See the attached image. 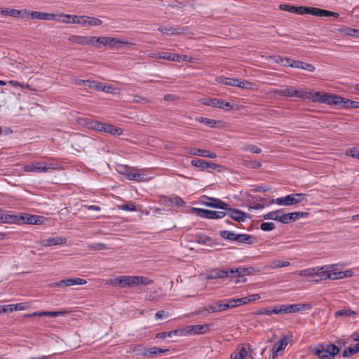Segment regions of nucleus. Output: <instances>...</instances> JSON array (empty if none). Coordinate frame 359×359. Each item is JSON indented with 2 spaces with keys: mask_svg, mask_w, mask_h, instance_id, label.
<instances>
[{
  "mask_svg": "<svg viewBox=\"0 0 359 359\" xmlns=\"http://www.w3.org/2000/svg\"><path fill=\"white\" fill-rule=\"evenodd\" d=\"M184 330H175L170 332H163L156 334V339H165L167 337H172V336L182 335Z\"/></svg>",
  "mask_w": 359,
  "mask_h": 359,
  "instance_id": "33",
  "label": "nucleus"
},
{
  "mask_svg": "<svg viewBox=\"0 0 359 359\" xmlns=\"http://www.w3.org/2000/svg\"><path fill=\"white\" fill-rule=\"evenodd\" d=\"M235 86L242 89H252L254 84L250 81L237 79Z\"/></svg>",
  "mask_w": 359,
  "mask_h": 359,
  "instance_id": "46",
  "label": "nucleus"
},
{
  "mask_svg": "<svg viewBox=\"0 0 359 359\" xmlns=\"http://www.w3.org/2000/svg\"><path fill=\"white\" fill-rule=\"evenodd\" d=\"M203 104L205 106H211L222 109L230 110L232 105L230 102L217 98H208L203 101Z\"/></svg>",
  "mask_w": 359,
  "mask_h": 359,
  "instance_id": "11",
  "label": "nucleus"
},
{
  "mask_svg": "<svg viewBox=\"0 0 359 359\" xmlns=\"http://www.w3.org/2000/svg\"><path fill=\"white\" fill-rule=\"evenodd\" d=\"M290 265V263L287 261H280V260H273L271 262L269 268L270 269H277L281 267H285Z\"/></svg>",
  "mask_w": 359,
  "mask_h": 359,
  "instance_id": "42",
  "label": "nucleus"
},
{
  "mask_svg": "<svg viewBox=\"0 0 359 359\" xmlns=\"http://www.w3.org/2000/svg\"><path fill=\"white\" fill-rule=\"evenodd\" d=\"M255 269L253 267H238L230 269L231 274L236 273L237 276H243L253 274Z\"/></svg>",
  "mask_w": 359,
  "mask_h": 359,
  "instance_id": "27",
  "label": "nucleus"
},
{
  "mask_svg": "<svg viewBox=\"0 0 359 359\" xmlns=\"http://www.w3.org/2000/svg\"><path fill=\"white\" fill-rule=\"evenodd\" d=\"M44 217L43 216L30 215L27 213H23L19 215V224H42L44 222Z\"/></svg>",
  "mask_w": 359,
  "mask_h": 359,
  "instance_id": "10",
  "label": "nucleus"
},
{
  "mask_svg": "<svg viewBox=\"0 0 359 359\" xmlns=\"http://www.w3.org/2000/svg\"><path fill=\"white\" fill-rule=\"evenodd\" d=\"M92 46L100 47L101 46H107V36H92Z\"/></svg>",
  "mask_w": 359,
  "mask_h": 359,
  "instance_id": "38",
  "label": "nucleus"
},
{
  "mask_svg": "<svg viewBox=\"0 0 359 359\" xmlns=\"http://www.w3.org/2000/svg\"><path fill=\"white\" fill-rule=\"evenodd\" d=\"M321 269H318V267L309 268L300 271L299 274L301 276H316L318 271Z\"/></svg>",
  "mask_w": 359,
  "mask_h": 359,
  "instance_id": "41",
  "label": "nucleus"
},
{
  "mask_svg": "<svg viewBox=\"0 0 359 359\" xmlns=\"http://www.w3.org/2000/svg\"><path fill=\"white\" fill-rule=\"evenodd\" d=\"M346 154L353 158L359 159V146L346 149Z\"/></svg>",
  "mask_w": 359,
  "mask_h": 359,
  "instance_id": "54",
  "label": "nucleus"
},
{
  "mask_svg": "<svg viewBox=\"0 0 359 359\" xmlns=\"http://www.w3.org/2000/svg\"><path fill=\"white\" fill-rule=\"evenodd\" d=\"M81 121V124L86 127L96 131L100 130L101 122L87 118H82Z\"/></svg>",
  "mask_w": 359,
  "mask_h": 359,
  "instance_id": "29",
  "label": "nucleus"
},
{
  "mask_svg": "<svg viewBox=\"0 0 359 359\" xmlns=\"http://www.w3.org/2000/svg\"><path fill=\"white\" fill-rule=\"evenodd\" d=\"M200 203L207 207L219 209H226L227 208V203H224L222 200L210 196H203L200 201Z\"/></svg>",
  "mask_w": 359,
  "mask_h": 359,
  "instance_id": "8",
  "label": "nucleus"
},
{
  "mask_svg": "<svg viewBox=\"0 0 359 359\" xmlns=\"http://www.w3.org/2000/svg\"><path fill=\"white\" fill-rule=\"evenodd\" d=\"M74 83L76 85L88 86V87L91 88L93 81L84 80V79H74Z\"/></svg>",
  "mask_w": 359,
  "mask_h": 359,
  "instance_id": "64",
  "label": "nucleus"
},
{
  "mask_svg": "<svg viewBox=\"0 0 359 359\" xmlns=\"http://www.w3.org/2000/svg\"><path fill=\"white\" fill-rule=\"evenodd\" d=\"M123 174L125 175L126 178L128 180H135V181H137V182H142V181H144L146 180L145 175L140 174V173H138V172H135L133 171L126 170V172H123Z\"/></svg>",
  "mask_w": 359,
  "mask_h": 359,
  "instance_id": "31",
  "label": "nucleus"
},
{
  "mask_svg": "<svg viewBox=\"0 0 359 359\" xmlns=\"http://www.w3.org/2000/svg\"><path fill=\"white\" fill-rule=\"evenodd\" d=\"M338 31L347 36H356L357 35L356 29H353L348 27H341L338 29Z\"/></svg>",
  "mask_w": 359,
  "mask_h": 359,
  "instance_id": "51",
  "label": "nucleus"
},
{
  "mask_svg": "<svg viewBox=\"0 0 359 359\" xmlns=\"http://www.w3.org/2000/svg\"><path fill=\"white\" fill-rule=\"evenodd\" d=\"M233 274H231L230 269H215L212 270L208 275V279H218V278H225L229 276H231Z\"/></svg>",
  "mask_w": 359,
  "mask_h": 359,
  "instance_id": "22",
  "label": "nucleus"
},
{
  "mask_svg": "<svg viewBox=\"0 0 359 359\" xmlns=\"http://www.w3.org/2000/svg\"><path fill=\"white\" fill-rule=\"evenodd\" d=\"M99 131L109 133L116 136L121 135L123 133V130L121 128L103 123H101Z\"/></svg>",
  "mask_w": 359,
  "mask_h": 359,
  "instance_id": "20",
  "label": "nucleus"
},
{
  "mask_svg": "<svg viewBox=\"0 0 359 359\" xmlns=\"http://www.w3.org/2000/svg\"><path fill=\"white\" fill-rule=\"evenodd\" d=\"M284 313H294L302 310H311V304H283Z\"/></svg>",
  "mask_w": 359,
  "mask_h": 359,
  "instance_id": "14",
  "label": "nucleus"
},
{
  "mask_svg": "<svg viewBox=\"0 0 359 359\" xmlns=\"http://www.w3.org/2000/svg\"><path fill=\"white\" fill-rule=\"evenodd\" d=\"M292 214L287 213V214H280L278 217V221L283 223V224H287L291 221Z\"/></svg>",
  "mask_w": 359,
  "mask_h": 359,
  "instance_id": "62",
  "label": "nucleus"
},
{
  "mask_svg": "<svg viewBox=\"0 0 359 359\" xmlns=\"http://www.w3.org/2000/svg\"><path fill=\"white\" fill-rule=\"evenodd\" d=\"M67 242V238L62 237H53L49 238L46 240L41 241V245L45 247L53 246V245H59L62 244H65Z\"/></svg>",
  "mask_w": 359,
  "mask_h": 359,
  "instance_id": "24",
  "label": "nucleus"
},
{
  "mask_svg": "<svg viewBox=\"0 0 359 359\" xmlns=\"http://www.w3.org/2000/svg\"><path fill=\"white\" fill-rule=\"evenodd\" d=\"M91 141L92 140L89 137L76 133L72 137V146L77 151H84Z\"/></svg>",
  "mask_w": 359,
  "mask_h": 359,
  "instance_id": "7",
  "label": "nucleus"
},
{
  "mask_svg": "<svg viewBox=\"0 0 359 359\" xmlns=\"http://www.w3.org/2000/svg\"><path fill=\"white\" fill-rule=\"evenodd\" d=\"M275 228L276 226L273 222H263L260 226V229L264 231H269L273 230Z\"/></svg>",
  "mask_w": 359,
  "mask_h": 359,
  "instance_id": "63",
  "label": "nucleus"
},
{
  "mask_svg": "<svg viewBox=\"0 0 359 359\" xmlns=\"http://www.w3.org/2000/svg\"><path fill=\"white\" fill-rule=\"evenodd\" d=\"M169 350L167 348H161L156 346L149 348L146 350L144 353V355H160L164 353L168 352Z\"/></svg>",
  "mask_w": 359,
  "mask_h": 359,
  "instance_id": "34",
  "label": "nucleus"
},
{
  "mask_svg": "<svg viewBox=\"0 0 359 359\" xmlns=\"http://www.w3.org/2000/svg\"><path fill=\"white\" fill-rule=\"evenodd\" d=\"M311 353L319 359H334L340 348L334 344H320L309 348Z\"/></svg>",
  "mask_w": 359,
  "mask_h": 359,
  "instance_id": "1",
  "label": "nucleus"
},
{
  "mask_svg": "<svg viewBox=\"0 0 359 359\" xmlns=\"http://www.w3.org/2000/svg\"><path fill=\"white\" fill-rule=\"evenodd\" d=\"M292 67L302 69L310 72H313L316 69L315 67L313 65L299 60H294V62H292Z\"/></svg>",
  "mask_w": 359,
  "mask_h": 359,
  "instance_id": "32",
  "label": "nucleus"
},
{
  "mask_svg": "<svg viewBox=\"0 0 359 359\" xmlns=\"http://www.w3.org/2000/svg\"><path fill=\"white\" fill-rule=\"evenodd\" d=\"M87 281L80 278H67L51 284L53 287H69L75 285H85Z\"/></svg>",
  "mask_w": 359,
  "mask_h": 359,
  "instance_id": "13",
  "label": "nucleus"
},
{
  "mask_svg": "<svg viewBox=\"0 0 359 359\" xmlns=\"http://www.w3.org/2000/svg\"><path fill=\"white\" fill-rule=\"evenodd\" d=\"M307 14H311L314 16H318V17H334L337 18L339 17V13L336 12H332L327 10H323L318 8H312V7H308V13Z\"/></svg>",
  "mask_w": 359,
  "mask_h": 359,
  "instance_id": "16",
  "label": "nucleus"
},
{
  "mask_svg": "<svg viewBox=\"0 0 359 359\" xmlns=\"http://www.w3.org/2000/svg\"><path fill=\"white\" fill-rule=\"evenodd\" d=\"M136 278L137 279V280H136L137 285H147L152 283V280L147 277L136 276Z\"/></svg>",
  "mask_w": 359,
  "mask_h": 359,
  "instance_id": "60",
  "label": "nucleus"
},
{
  "mask_svg": "<svg viewBox=\"0 0 359 359\" xmlns=\"http://www.w3.org/2000/svg\"><path fill=\"white\" fill-rule=\"evenodd\" d=\"M288 344V339L284 337L281 339H280L277 343H276L273 347L276 348V352H279L285 348V347Z\"/></svg>",
  "mask_w": 359,
  "mask_h": 359,
  "instance_id": "43",
  "label": "nucleus"
},
{
  "mask_svg": "<svg viewBox=\"0 0 359 359\" xmlns=\"http://www.w3.org/2000/svg\"><path fill=\"white\" fill-rule=\"evenodd\" d=\"M191 212L196 215L205 219H222L225 217L224 211H213L199 208H192Z\"/></svg>",
  "mask_w": 359,
  "mask_h": 359,
  "instance_id": "6",
  "label": "nucleus"
},
{
  "mask_svg": "<svg viewBox=\"0 0 359 359\" xmlns=\"http://www.w3.org/2000/svg\"><path fill=\"white\" fill-rule=\"evenodd\" d=\"M243 165L251 169H257L261 167V163L257 161H244Z\"/></svg>",
  "mask_w": 359,
  "mask_h": 359,
  "instance_id": "52",
  "label": "nucleus"
},
{
  "mask_svg": "<svg viewBox=\"0 0 359 359\" xmlns=\"http://www.w3.org/2000/svg\"><path fill=\"white\" fill-rule=\"evenodd\" d=\"M224 210H225V216H228L238 222H244L249 217L246 212L239 209L231 208L229 204H227V208L224 209Z\"/></svg>",
  "mask_w": 359,
  "mask_h": 359,
  "instance_id": "9",
  "label": "nucleus"
},
{
  "mask_svg": "<svg viewBox=\"0 0 359 359\" xmlns=\"http://www.w3.org/2000/svg\"><path fill=\"white\" fill-rule=\"evenodd\" d=\"M318 269H323L319 270L316 273V276H318L320 280H336L337 276H335V269L334 265L323 266L318 267Z\"/></svg>",
  "mask_w": 359,
  "mask_h": 359,
  "instance_id": "12",
  "label": "nucleus"
},
{
  "mask_svg": "<svg viewBox=\"0 0 359 359\" xmlns=\"http://www.w3.org/2000/svg\"><path fill=\"white\" fill-rule=\"evenodd\" d=\"M68 313L67 310H60L57 311H40V312H34L32 314H29V316H48V317H57L59 316H63Z\"/></svg>",
  "mask_w": 359,
  "mask_h": 359,
  "instance_id": "26",
  "label": "nucleus"
},
{
  "mask_svg": "<svg viewBox=\"0 0 359 359\" xmlns=\"http://www.w3.org/2000/svg\"><path fill=\"white\" fill-rule=\"evenodd\" d=\"M211 241V238L208 236L200 234L196 235V242L200 244H207Z\"/></svg>",
  "mask_w": 359,
  "mask_h": 359,
  "instance_id": "59",
  "label": "nucleus"
},
{
  "mask_svg": "<svg viewBox=\"0 0 359 359\" xmlns=\"http://www.w3.org/2000/svg\"><path fill=\"white\" fill-rule=\"evenodd\" d=\"M338 98L339 99L337 100L338 103H336V106H339L341 107H344V108L350 107V102H351L350 100L344 98L339 95H338Z\"/></svg>",
  "mask_w": 359,
  "mask_h": 359,
  "instance_id": "57",
  "label": "nucleus"
},
{
  "mask_svg": "<svg viewBox=\"0 0 359 359\" xmlns=\"http://www.w3.org/2000/svg\"><path fill=\"white\" fill-rule=\"evenodd\" d=\"M210 324L196 325L187 327L185 331L190 334H201L206 333L210 327Z\"/></svg>",
  "mask_w": 359,
  "mask_h": 359,
  "instance_id": "19",
  "label": "nucleus"
},
{
  "mask_svg": "<svg viewBox=\"0 0 359 359\" xmlns=\"http://www.w3.org/2000/svg\"><path fill=\"white\" fill-rule=\"evenodd\" d=\"M29 16L32 19H38L41 20H56V15L54 13H48L45 12L32 11Z\"/></svg>",
  "mask_w": 359,
  "mask_h": 359,
  "instance_id": "21",
  "label": "nucleus"
},
{
  "mask_svg": "<svg viewBox=\"0 0 359 359\" xmlns=\"http://www.w3.org/2000/svg\"><path fill=\"white\" fill-rule=\"evenodd\" d=\"M66 18L72 19V23L83 26L95 27L102 24V21L97 18L88 15H65Z\"/></svg>",
  "mask_w": 359,
  "mask_h": 359,
  "instance_id": "3",
  "label": "nucleus"
},
{
  "mask_svg": "<svg viewBox=\"0 0 359 359\" xmlns=\"http://www.w3.org/2000/svg\"><path fill=\"white\" fill-rule=\"evenodd\" d=\"M254 237L248 234H237L236 241L241 243L252 244Z\"/></svg>",
  "mask_w": 359,
  "mask_h": 359,
  "instance_id": "39",
  "label": "nucleus"
},
{
  "mask_svg": "<svg viewBox=\"0 0 359 359\" xmlns=\"http://www.w3.org/2000/svg\"><path fill=\"white\" fill-rule=\"evenodd\" d=\"M220 236L226 240H229L231 241H236L237 234L233 232H230L229 231H221L219 233Z\"/></svg>",
  "mask_w": 359,
  "mask_h": 359,
  "instance_id": "44",
  "label": "nucleus"
},
{
  "mask_svg": "<svg viewBox=\"0 0 359 359\" xmlns=\"http://www.w3.org/2000/svg\"><path fill=\"white\" fill-rule=\"evenodd\" d=\"M294 60H292L287 57L278 56L276 61L284 67H292V63Z\"/></svg>",
  "mask_w": 359,
  "mask_h": 359,
  "instance_id": "45",
  "label": "nucleus"
},
{
  "mask_svg": "<svg viewBox=\"0 0 359 359\" xmlns=\"http://www.w3.org/2000/svg\"><path fill=\"white\" fill-rule=\"evenodd\" d=\"M306 194L299 193L286 196L287 205H295L304 201Z\"/></svg>",
  "mask_w": 359,
  "mask_h": 359,
  "instance_id": "25",
  "label": "nucleus"
},
{
  "mask_svg": "<svg viewBox=\"0 0 359 359\" xmlns=\"http://www.w3.org/2000/svg\"><path fill=\"white\" fill-rule=\"evenodd\" d=\"M59 168L60 164L57 162L39 161L25 165L23 170L27 172H46Z\"/></svg>",
  "mask_w": 359,
  "mask_h": 359,
  "instance_id": "2",
  "label": "nucleus"
},
{
  "mask_svg": "<svg viewBox=\"0 0 359 359\" xmlns=\"http://www.w3.org/2000/svg\"><path fill=\"white\" fill-rule=\"evenodd\" d=\"M21 11L15 9L4 8L1 9V13L5 15L18 17Z\"/></svg>",
  "mask_w": 359,
  "mask_h": 359,
  "instance_id": "55",
  "label": "nucleus"
},
{
  "mask_svg": "<svg viewBox=\"0 0 359 359\" xmlns=\"http://www.w3.org/2000/svg\"><path fill=\"white\" fill-rule=\"evenodd\" d=\"M19 215H10L5 213V211L3 213V215L0 217V222L5 224H19Z\"/></svg>",
  "mask_w": 359,
  "mask_h": 359,
  "instance_id": "28",
  "label": "nucleus"
},
{
  "mask_svg": "<svg viewBox=\"0 0 359 359\" xmlns=\"http://www.w3.org/2000/svg\"><path fill=\"white\" fill-rule=\"evenodd\" d=\"M208 161H205L200 158H194L191 161V164L193 166L199 168L201 170H205L208 169Z\"/></svg>",
  "mask_w": 359,
  "mask_h": 359,
  "instance_id": "40",
  "label": "nucleus"
},
{
  "mask_svg": "<svg viewBox=\"0 0 359 359\" xmlns=\"http://www.w3.org/2000/svg\"><path fill=\"white\" fill-rule=\"evenodd\" d=\"M18 306H20V304H9L5 306H0V313H6L8 311H16L18 309Z\"/></svg>",
  "mask_w": 359,
  "mask_h": 359,
  "instance_id": "56",
  "label": "nucleus"
},
{
  "mask_svg": "<svg viewBox=\"0 0 359 359\" xmlns=\"http://www.w3.org/2000/svg\"><path fill=\"white\" fill-rule=\"evenodd\" d=\"M353 273L351 270H346L344 271H335L336 280L342 279L346 277H351Z\"/></svg>",
  "mask_w": 359,
  "mask_h": 359,
  "instance_id": "53",
  "label": "nucleus"
},
{
  "mask_svg": "<svg viewBox=\"0 0 359 359\" xmlns=\"http://www.w3.org/2000/svg\"><path fill=\"white\" fill-rule=\"evenodd\" d=\"M196 121L201 123L205 124L210 128H214L216 125V121L211 118H207L205 117H198Z\"/></svg>",
  "mask_w": 359,
  "mask_h": 359,
  "instance_id": "49",
  "label": "nucleus"
},
{
  "mask_svg": "<svg viewBox=\"0 0 359 359\" xmlns=\"http://www.w3.org/2000/svg\"><path fill=\"white\" fill-rule=\"evenodd\" d=\"M88 248L90 250H97V251L104 250L107 248L106 245L102 243L89 244V245H88Z\"/></svg>",
  "mask_w": 359,
  "mask_h": 359,
  "instance_id": "61",
  "label": "nucleus"
},
{
  "mask_svg": "<svg viewBox=\"0 0 359 359\" xmlns=\"http://www.w3.org/2000/svg\"><path fill=\"white\" fill-rule=\"evenodd\" d=\"M334 316L336 318H340L344 316L353 317L355 318L356 317V313L354 311H352L350 309H341L334 313Z\"/></svg>",
  "mask_w": 359,
  "mask_h": 359,
  "instance_id": "36",
  "label": "nucleus"
},
{
  "mask_svg": "<svg viewBox=\"0 0 359 359\" xmlns=\"http://www.w3.org/2000/svg\"><path fill=\"white\" fill-rule=\"evenodd\" d=\"M276 95L284 97H296L299 98H310L308 93L303 90H297L291 86H286L283 89H276L273 91Z\"/></svg>",
  "mask_w": 359,
  "mask_h": 359,
  "instance_id": "4",
  "label": "nucleus"
},
{
  "mask_svg": "<svg viewBox=\"0 0 359 359\" xmlns=\"http://www.w3.org/2000/svg\"><path fill=\"white\" fill-rule=\"evenodd\" d=\"M136 276H121L116 278V283L121 287H132L137 285Z\"/></svg>",
  "mask_w": 359,
  "mask_h": 359,
  "instance_id": "18",
  "label": "nucleus"
},
{
  "mask_svg": "<svg viewBox=\"0 0 359 359\" xmlns=\"http://www.w3.org/2000/svg\"><path fill=\"white\" fill-rule=\"evenodd\" d=\"M229 305L226 304L224 300L218 301L209 305L210 313H217L225 311Z\"/></svg>",
  "mask_w": 359,
  "mask_h": 359,
  "instance_id": "30",
  "label": "nucleus"
},
{
  "mask_svg": "<svg viewBox=\"0 0 359 359\" xmlns=\"http://www.w3.org/2000/svg\"><path fill=\"white\" fill-rule=\"evenodd\" d=\"M185 153L190 155L198 156L210 158H215L217 157V154L215 152L197 148H186Z\"/></svg>",
  "mask_w": 359,
  "mask_h": 359,
  "instance_id": "15",
  "label": "nucleus"
},
{
  "mask_svg": "<svg viewBox=\"0 0 359 359\" xmlns=\"http://www.w3.org/2000/svg\"><path fill=\"white\" fill-rule=\"evenodd\" d=\"M281 213L280 210H278L276 211L269 212L263 215V218L264 219H271V220H277L278 221L279 215Z\"/></svg>",
  "mask_w": 359,
  "mask_h": 359,
  "instance_id": "50",
  "label": "nucleus"
},
{
  "mask_svg": "<svg viewBox=\"0 0 359 359\" xmlns=\"http://www.w3.org/2000/svg\"><path fill=\"white\" fill-rule=\"evenodd\" d=\"M243 150L250 151L252 154H260L262 152L261 148L254 144H248L243 148Z\"/></svg>",
  "mask_w": 359,
  "mask_h": 359,
  "instance_id": "58",
  "label": "nucleus"
},
{
  "mask_svg": "<svg viewBox=\"0 0 359 359\" xmlns=\"http://www.w3.org/2000/svg\"><path fill=\"white\" fill-rule=\"evenodd\" d=\"M158 30L163 34L172 36L181 34L184 32V29L182 27H172L168 26H161L158 28Z\"/></svg>",
  "mask_w": 359,
  "mask_h": 359,
  "instance_id": "23",
  "label": "nucleus"
},
{
  "mask_svg": "<svg viewBox=\"0 0 359 359\" xmlns=\"http://www.w3.org/2000/svg\"><path fill=\"white\" fill-rule=\"evenodd\" d=\"M121 44H129V43L121 41L117 38L107 37V46L110 48H118Z\"/></svg>",
  "mask_w": 359,
  "mask_h": 359,
  "instance_id": "37",
  "label": "nucleus"
},
{
  "mask_svg": "<svg viewBox=\"0 0 359 359\" xmlns=\"http://www.w3.org/2000/svg\"><path fill=\"white\" fill-rule=\"evenodd\" d=\"M358 353V351L357 350V348L354 344V346H348L347 348H346L342 352V356L344 358H348Z\"/></svg>",
  "mask_w": 359,
  "mask_h": 359,
  "instance_id": "47",
  "label": "nucleus"
},
{
  "mask_svg": "<svg viewBox=\"0 0 359 359\" xmlns=\"http://www.w3.org/2000/svg\"><path fill=\"white\" fill-rule=\"evenodd\" d=\"M309 95L312 101L319 103L327 104L330 105H336L338 95L330 93H321L320 92H309Z\"/></svg>",
  "mask_w": 359,
  "mask_h": 359,
  "instance_id": "5",
  "label": "nucleus"
},
{
  "mask_svg": "<svg viewBox=\"0 0 359 359\" xmlns=\"http://www.w3.org/2000/svg\"><path fill=\"white\" fill-rule=\"evenodd\" d=\"M92 36L72 35L68 41L74 44L92 46Z\"/></svg>",
  "mask_w": 359,
  "mask_h": 359,
  "instance_id": "17",
  "label": "nucleus"
},
{
  "mask_svg": "<svg viewBox=\"0 0 359 359\" xmlns=\"http://www.w3.org/2000/svg\"><path fill=\"white\" fill-rule=\"evenodd\" d=\"M236 81L237 79H231L223 76H217L216 78V81L218 83L230 86H235Z\"/></svg>",
  "mask_w": 359,
  "mask_h": 359,
  "instance_id": "35",
  "label": "nucleus"
},
{
  "mask_svg": "<svg viewBox=\"0 0 359 359\" xmlns=\"http://www.w3.org/2000/svg\"><path fill=\"white\" fill-rule=\"evenodd\" d=\"M168 201L170 203L171 205H176L178 207H182L185 205V202L180 196H175L170 197Z\"/></svg>",
  "mask_w": 359,
  "mask_h": 359,
  "instance_id": "48",
  "label": "nucleus"
}]
</instances>
